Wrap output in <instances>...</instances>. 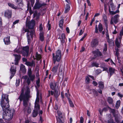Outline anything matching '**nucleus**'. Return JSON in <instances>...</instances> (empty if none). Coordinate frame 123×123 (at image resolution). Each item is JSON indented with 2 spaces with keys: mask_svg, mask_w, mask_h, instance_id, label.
Listing matches in <instances>:
<instances>
[{
  "mask_svg": "<svg viewBox=\"0 0 123 123\" xmlns=\"http://www.w3.org/2000/svg\"><path fill=\"white\" fill-rule=\"evenodd\" d=\"M95 32L96 33H98L97 26V25H95Z\"/></svg>",
  "mask_w": 123,
  "mask_h": 123,
  "instance_id": "052dcab7",
  "label": "nucleus"
},
{
  "mask_svg": "<svg viewBox=\"0 0 123 123\" xmlns=\"http://www.w3.org/2000/svg\"><path fill=\"white\" fill-rule=\"evenodd\" d=\"M85 29V28L84 27V28L83 29V31L82 29L80 30V32L79 33V35H81L83 33V32L84 31Z\"/></svg>",
  "mask_w": 123,
  "mask_h": 123,
  "instance_id": "6e6d98bb",
  "label": "nucleus"
},
{
  "mask_svg": "<svg viewBox=\"0 0 123 123\" xmlns=\"http://www.w3.org/2000/svg\"><path fill=\"white\" fill-rule=\"evenodd\" d=\"M90 90L92 91L93 92L94 94L96 96L97 95V92L94 89H92Z\"/></svg>",
  "mask_w": 123,
  "mask_h": 123,
  "instance_id": "603ef678",
  "label": "nucleus"
},
{
  "mask_svg": "<svg viewBox=\"0 0 123 123\" xmlns=\"http://www.w3.org/2000/svg\"><path fill=\"white\" fill-rule=\"evenodd\" d=\"M98 40L97 38H95L92 40L91 43V46L92 47H96L98 44Z\"/></svg>",
  "mask_w": 123,
  "mask_h": 123,
  "instance_id": "4468645a",
  "label": "nucleus"
},
{
  "mask_svg": "<svg viewBox=\"0 0 123 123\" xmlns=\"http://www.w3.org/2000/svg\"><path fill=\"white\" fill-rule=\"evenodd\" d=\"M84 122V118L83 117H81L80 119V123H83Z\"/></svg>",
  "mask_w": 123,
  "mask_h": 123,
  "instance_id": "bf43d9fd",
  "label": "nucleus"
},
{
  "mask_svg": "<svg viewBox=\"0 0 123 123\" xmlns=\"http://www.w3.org/2000/svg\"><path fill=\"white\" fill-rule=\"evenodd\" d=\"M103 18L105 24V26L106 28H107L108 27V21L107 19V17L106 16L105 14H104L103 15Z\"/></svg>",
  "mask_w": 123,
  "mask_h": 123,
  "instance_id": "f3484780",
  "label": "nucleus"
},
{
  "mask_svg": "<svg viewBox=\"0 0 123 123\" xmlns=\"http://www.w3.org/2000/svg\"><path fill=\"white\" fill-rule=\"evenodd\" d=\"M35 21L32 20L26 23V26H27L29 29H32L35 25Z\"/></svg>",
  "mask_w": 123,
  "mask_h": 123,
  "instance_id": "f8f14e48",
  "label": "nucleus"
},
{
  "mask_svg": "<svg viewBox=\"0 0 123 123\" xmlns=\"http://www.w3.org/2000/svg\"><path fill=\"white\" fill-rule=\"evenodd\" d=\"M59 94H58V92L56 90H55V97L57 98L59 95Z\"/></svg>",
  "mask_w": 123,
  "mask_h": 123,
  "instance_id": "49530a36",
  "label": "nucleus"
},
{
  "mask_svg": "<svg viewBox=\"0 0 123 123\" xmlns=\"http://www.w3.org/2000/svg\"><path fill=\"white\" fill-rule=\"evenodd\" d=\"M14 111L11 110L3 111V118L5 120L9 121L11 120L13 117Z\"/></svg>",
  "mask_w": 123,
  "mask_h": 123,
  "instance_id": "f257e3e1",
  "label": "nucleus"
},
{
  "mask_svg": "<svg viewBox=\"0 0 123 123\" xmlns=\"http://www.w3.org/2000/svg\"><path fill=\"white\" fill-rule=\"evenodd\" d=\"M10 37L9 36L5 38L4 39V41L5 44L8 45L10 44Z\"/></svg>",
  "mask_w": 123,
  "mask_h": 123,
  "instance_id": "4be33fe9",
  "label": "nucleus"
},
{
  "mask_svg": "<svg viewBox=\"0 0 123 123\" xmlns=\"http://www.w3.org/2000/svg\"><path fill=\"white\" fill-rule=\"evenodd\" d=\"M8 5L9 6L15 9L16 8V6H15L13 4H12L11 3H9L8 4Z\"/></svg>",
  "mask_w": 123,
  "mask_h": 123,
  "instance_id": "58836bf2",
  "label": "nucleus"
},
{
  "mask_svg": "<svg viewBox=\"0 0 123 123\" xmlns=\"http://www.w3.org/2000/svg\"><path fill=\"white\" fill-rule=\"evenodd\" d=\"M120 42H119L117 38H116L115 41V43L117 48H120Z\"/></svg>",
  "mask_w": 123,
  "mask_h": 123,
  "instance_id": "393cba45",
  "label": "nucleus"
},
{
  "mask_svg": "<svg viewBox=\"0 0 123 123\" xmlns=\"http://www.w3.org/2000/svg\"><path fill=\"white\" fill-rule=\"evenodd\" d=\"M49 21L48 23V25L47 26V27H48V30H49L51 29V25L49 24Z\"/></svg>",
  "mask_w": 123,
  "mask_h": 123,
  "instance_id": "4d7b16f0",
  "label": "nucleus"
},
{
  "mask_svg": "<svg viewBox=\"0 0 123 123\" xmlns=\"http://www.w3.org/2000/svg\"><path fill=\"white\" fill-rule=\"evenodd\" d=\"M56 118L57 122L59 123H63L62 122V121L61 120V119H60L59 117H56Z\"/></svg>",
  "mask_w": 123,
  "mask_h": 123,
  "instance_id": "a19ab883",
  "label": "nucleus"
},
{
  "mask_svg": "<svg viewBox=\"0 0 123 123\" xmlns=\"http://www.w3.org/2000/svg\"><path fill=\"white\" fill-rule=\"evenodd\" d=\"M11 76L10 78V79H11L12 77H13V76L14 75V74H15V73H11Z\"/></svg>",
  "mask_w": 123,
  "mask_h": 123,
  "instance_id": "69168bd1",
  "label": "nucleus"
},
{
  "mask_svg": "<svg viewBox=\"0 0 123 123\" xmlns=\"http://www.w3.org/2000/svg\"><path fill=\"white\" fill-rule=\"evenodd\" d=\"M98 84L99 85L98 87L100 88L103 89L104 87V82L102 81H99L98 82Z\"/></svg>",
  "mask_w": 123,
  "mask_h": 123,
  "instance_id": "b1692460",
  "label": "nucleus"
},
{
  "mask_svg": "<svg viewBox=\"0 0 123 123\" xmlns=\"http://www.w3.org/2000/svg\"><path fill=\"white\" fill-rule=\"evenodd\" d=\"M14 52H16V53H20L21 52L19 49H15L14 50Z\"/></svg>",
  "mask_w": 123,
  "mask_h": 123,
  "instance_id": "5fc2aeb1",
  "label": "nucleus"
},
{
  "mask_svg": "<svg viewBox=\"0 0 123 123\" xmlns=\"http://www.w3.org/2000/svg\"><path fill=\"white\" fill-rule=\"evenodd\" d=\"M93 53L95 56H101L102 55L101 53L99 51L98 49H97V51H95L93 52Z\"/></svg>",
  "mask_w": 123,
  "mask_h": 123,
  "instance_id": "6ab92c4d",
  "label": "nucleus"
},
{
  "mask_svg": "<svg viewBox=\"0 0 123 123\" xmlns=\"http://www.w3.org/2000/svg\"><path fill=\"white\" fill-rule=\"evenodd\" d=\"M119 12V11L118 10H117V11H116L115 12H114L111 11V13L110 14L112 15H114L117 13L118 12Z\"/></svg>",
  "mask_w": 123,
  "mask_h": 123,
  "instance_id": "8fccbe9b",
  "label": "nucleus"
},
{
  "mask_svg": "<svg viewBox=\"0 0 123 123\" xmlns=\"http://www.w3.org/2000/svg\"><path fill=\"white\" fill-rule=\"evenodd\" d=\"M29 47L28 46L24 47L21 51V53L24 56H26L27 57L28 55Z\"/></svg>",
  "mask_w": 123,
  "mask_h": 123,
  "instance_id": "0eeeda50",
  "label": "nucleus"
},
{
  "mask_svg": "<svg viewBox=\"0 0 123 123\" xmlns=\"http://www.w3.org/2000/svg\"><path fill=\"white\" fill-rule=\"evenodd\" d=\"M107 42L109 43L110 45L113 46L114 44V42L113 40L112 39H110L109 38L107 40Z\"/></svg>",
  "mask_w": 123,
  "mask_h": 123,
  "instance_id": "c85d7f7f",
  "label": "nucleus"
},
{
  "mask_svg": "<svg viewBox=\"0 0 123 123\" xmlns=\"http://www.w3.org/2000/svg\"><path fill=\"white\" fill-rule=\"evenodd\" d=\"M120 35L121 36L123 35V26L122 27V28L120 32Z\"/></svg>",
  "mask_w": 123,
  "mask_h": 123,
  "instance_id": "13d9d810",
  "label": "nucleus"
},
{
  "mask_svg": "<svg viewBox=\"0 0 123 123\" xmlns=\"http://www.w3.org/2000/svg\"><path fill=\"white\" fill-rule=\"evenodd\" d=\"M40 15V13H37L36 12L35 13H34L33 14V16L34 17H36V16H38L39 17Z\"/></svg>",
  "mask_w": 123,
  "mask_h": 123,
  "instance_id": "a18cd8bd",
  "label": "nucleus"
},
{
  "mask_svg": "<svg viewBox=\"0 0 123 123\" xmlns=\"http://www.w3.org/2000/svg\"><path fill=\"white\" fill-rule=\"evenodd\" d=\"M91 65L92 67L95 66L97 67H98V64L95 62H93L92 63Z\"/></svg>",
  "mask_w": 123,
  "mask_h": 123,
  "instance_id": "79ce46f5",
  "label": "nucleus"
},
{
  "mask_svg": "<svg viewBox=\"0 0 123 123\" xmlns=\"http://www.w3.org/2000/svg\"><path fill=\"white\" fill-rule=\"evenodd\" d=\"M20 80L18 79V80H16V86H19V84L20 83Z\"/></svg>",
  "mask_w": 123,
  "mask_h": 123,
  "instance_id": "3c124183",
  "label": "nucleus"
},
{
  "mask_svg": "<svg viewBox=\"0 0 123 123\" xmlns=\"http://www.w3.org/2000/svg\"><path fill=\"white\" fill-rule=\"evenodd\" d=\"M95 20V18H93L92 19L90 23V25L91 26H92V24L93 22Z\"/></svg>",
  "mask_w": 123,
  "mask_h": 123,
  "instance_id": "338daca9",
  "label": "nucleus"
},
{
  "mask_svg": "<svg viewBox=\"0 0 123 123\" xmlns=\"http://www.w3.org/2000/svg\"><path fill=\"white\" fill-rule=\"evenodd\" d=\"M31 111V110L29 106L28 107L27 109L28 112L29 113H30Z\"/></svg>",
  "mask_w": 123,
  "mask_h": 123,
  "instance_id": "680f3d73",
  "label": "nucleus"
},
{
  "mask_svg": "<svg viewBox=\"0 0 123 123\" xmlns=\"http://www.w3.org/2000/svg\"><path fill=\"white\" fill-rule=\"evenodd\" d=\"M87 35V34L86 33L84 35V36L82 37L80 39V41H83V40L84 39V38L86 37V36Z\"/></svg>",
  "mask_w": 123,
  "mask_h": 123,
  "instance_id": "0e129e2a",
  "label": "nucleus"
},
{
  "mask_svg": "<svg viewBox=\"0 0 123 123\" xmlns=\"http://www.w3.org/2000/svg\"><path fill=\"white\" fill-rule=\"evenodd\" d=\"M10 71L11 73H15L16 72V70L15 68H14V67L13 66H11V68L10 69Z\"/></svg>",
  "mask_w": 123,
  "mask_h": 123,
  "instance_id": "e433bc0d",
  "label": "nucleus"
},
{
  "mask_svg": "<svg viewBox=\"0 0 123 123\" xmlns=\"http://www.w3.org/2000/svg\"><path fill=\"white\" fill-rule=\"evenodd\" d=\"M40 39L42 42L44 40V36L43 34L42 33H40Z\"/></svg>",
  "mask_w": 123,
  "mask_h": 123,
  "instance_id": "72a5a7b5",
  "label": "nucleus"
},
{
  "mask_svg": "<svg viewBox=\"0 0 123 123\" xmlns=\"http://www.w3.org/2000/svg\"><path fill=\"white\" fill-rule=\"evenodd\" d=\"M27 74L29 77L28 78L27 80V82L29 85L30 83L31 80L32 81L35 79V74H32L31 68L28 69Z\"/></svg>",
  "mask_w": 123,
  "mask_h": 123,
  "instance_id": "39448f33",
  "label": "nucleus"
},
{
  "mask_svg": "<svg viewBox=\"0 0 123 123\" xmlns=\"http://www.w3.org/2000/svg\"><path fill=\"white\" fill-rule=\"evenodd\" d=\"M13 55L15 57L14 60L15 62V64L16 65H18V62L21 57V55L19 54L17 55L13 54Z\"/></svg>",
  "mask_w": 123,
  "mask_h": 123,
  "instance_id": "ddd939ff",
  "label": "nucleus"
},
{
  "mask_svg": "<svg viewBox=\"0 0 123 123\" xmlns=\"http://www.w3.org/2000/svg\"><path fill=\"white\" fill-rule=\"evenodd\" d=\"M63 19L62 18L60 20L59 22V26L61 29L62 28V26L63 23Z\"/></svg>",
  "mask_w": 123,
  "mask_h": 123,
  "instance_id": "2f4dec72",
  "label": "nucleus"
},
{
  "mask_svg": "<svg viewBox=\"0 0 123 123\" xmlns=\"http://www.w3.org/2000/svg\"><path fill=\"white\" fill-rule=\"evenodd\" d=\"M99 30L100 32H101L103 30V27L102 25L100 23H99V25H98Z\"/></svg>",
  "mask_w": 123,
  "mask_h": 123,
  "instance_id": "473e14b6",
  "label": "nucleus"
},
{
  "mask_svg": "<svg viewBox=\"0 0 123 123\" xmlns=\"http://www.w3.org/2000/svg\"><path fill=\"white\" fill-rule=\"evenodd\" d=\"M86 83H89L90 82L89 78L88 76L86 77Z\"/></svg>",
  "mask_w": 123,
  "mask_h": 123,
  "instance_id": "de8ad7c7",
  "label": "nucleus"
},
{
  "mask_svg": "<svg viewBox=\"0 0 123 123\" xmlns=\"http://www.w3.org/2000/svg\"><path fill=\"white\" fill-rule=\"evenodd\" d=\"M20 69L22 71V72L25 73L26 72V69L25 66L23 64L21 65Z\"/></svg>",
  "mask_w": 123,
  "mask_h": 123,
  "instance_id": "cd10ccee",
  "label": "nucleus"
},
{
  "mask_svg": "<svg viewBox=\"0 0 123 123\" xmlns=\"http://www.w3.org/2000/svg\"><path fill=\"white\" fill-rule=\"evenodd\" d=\"M22 60L23 62H25L26 63L27 62H28V61H27V59L25 58H23L22 59Z\"/></svg>",
  "mask_w": 123,
  "mask_h": 123,
  "instance_id": "e2e57ef3",
  "label": "nucleus"
},
{
  "mask_svg": "<svg viewBox=\"0 0 123 123\" xmlns=\"http://www.w3.org/2000/svg\"><path fill=\"white\" fill-rule=\"evenodd\" d=\"M26 93L25 97H22L21 99L20 98H18V99H19L20 101L23 100V105L25 108L27 107L29 99L31 97L30 95H29L28 94H26Z\"/></svg>",
  "mask_w": 123,
  "mask_h": 123,
  "instance_id": "7ed1b4c3",
  "label": "nucleus"
},
{
  "mask_svg": "<svg viewBox=\"0 0 123 123\" xmlns=\"http://www.w3.org/2000/svg\"><path fill=\"white\" fill-rule=\"evenodd\" d=\"M108 107L111 110V112L113 113V115L115 114H115L116 112L115 110L114 109H112L109 106H108Z\"/></svg>",
  "mask_w": 123,
  "mask_h": 123,
  "instance_id": "c03bdc74",
  "label": "nucleus"
},
{
  "mask_svg": "<svg viewBox=\"0 0 123 123\" xmlns=\"http://www.w3.org/2000/svg\"><path fill=\"white\" fill-rule=\"evenodd\" d=\"M115 69L112 68H110L109 69V72H110V77H111L112 74L114 73Z\"/></svg>",
  "mask_w": 123,
  "mask_h": 123,
  "instance_id": "bb28decb",
  "label": "nucleus"
},
{
  "mask_svg": "<svg viewBox=\"0 0 123 123\" xmlns=\"http://www.w3.org/2000/svg\"><path fill=\"white\" fill-rule=\"evenodd\" d=\"M9 100L8 98V95L2 94V96L1 100L0 102V104H3L4 103H9Z\"/></svg>",
  "mask_w": 123,
  "mask_h": 123,
  "instance_id": "6e6552de",
  "label": "nucleus"
},
{
  "mask_svg": "<svg viewBox=\"0 0 123 123\" xmlns=\"http://www.w3.org/2000/svg\"><path fill=\"white\" fill-rule=\"evenodd\" d=\"M68 99L70 106L72 107H74V105L72 101L69 98H68Z\"/></svg>",
  "mask_w": 123,
  "mask_h": 123,
  "instance_id": "c9c22d12",
  "label": "nucleus"
},
{
  "mask_svg": "<svg viewBox=\"0 0 123 123\" xmlns=\"http://www.w3.org/2000/svg\"><path fill=\"white\" fill-rule=\"evenodd\" d=\"M46 4L44 3L41 4L39 1H37L36 2L33 9V10L39 9L44 6H45Z\"/></svg>",
  "mask_w": 123,
  "mask_h": 123,
  "instance_id": "9d476101",
  "label": "nucleus"
},
{
  "mask_svg": "<svg viewBox=\"0 0 123 123\" xmlns=\"http://www.w3.org/2000/svg\"><path fill=\"white\" fill-rule=\"evenodd\" d=\"M86 0L88 5L90 6H91V4L89 0Z\"/></svg>",
  "mask_w": 123,
  "mask_h": 123,
  "instance_id": "774afa93",
  "label": "nucleus"
},
{
  "mask_svg": "<svg viewBox=\"0 0 123 123\" xmlns=\"http://www.w3.org/2000/svg\"><path fill=\"white\" fill-rule=\"evenodd\" d=\"M12 14V12L11 11L7 10L6 11L5 13V16L8 18L11 17Z\"/></svg>",
  "mask_w": 123,
  "mask_h": 123,
  "instance_id": "dca6fc26",
  "label": "nucleus"
},
{
  "mask_svg": "<svg viewBox=\"0 0 123 123\" xmlns=\"http://www.w3.org/2000/svg\"><path fill=\"white\" fill-rule=\"evenodd\" d=\"M57 113L59 116V117L60 119L62 118V113L60 111H57Z\"/></svg>",
  "mask_w": 123,
  "mask_h": 123,
  "instance_id": "ea45409f",
  "label": "nucleus"
},
{
  "mask_svg": "<svg viewBox=\"0 0 123 123\" xmlns=\"http://www.w3.org/2000/svg\"><path fill=\"white\" fill-rule=\"evenodd\" d=\"M113 116L115 117V121L117 123H123V120L121 122H120V121L119 118V117L117 115L114 114Z\"/></svg>",
  "mask_w": 123,
  "mask_h": 123,
  "instance_id": "aec40b11",
  "label": "nucleus"
},
{
  "mask_svg": "<svg viewBox=\"0 0 123 123\" xmlns=\"http://www.w3.org/2000/svg\"><path fill=\"white\" fill-rule=\"evenodd\" d=\"M49 85L50 86V88L52 90H54L55 89V87L54 86L53 84V83H50L49 84Z\"/></svg>",
  "mask_w": 123,
  "mask_h": 123,
  "instance_id": "37998d69",
  "label": "nucleus"
},
{
  "mask_svg": "<svg viewBox=\"0 0 123 123\" xmlns=\"http://www.w3.org/2000/svg\"><path fill=\"white\" fill-rule=\"evenodd\" d=\"M107 101L109 104L113 105V100L110 97H108L107 98Z\"/></svg>",
  "mask_w": 123,
  "mask_h": 123,
  "instance_id": "5701e85b",
  "label": "nucleus"
},
{
  "mask_svg": "<svg viewBox=\"0 0 123 123\" xmlns=\"http://www.w3.org/2000/svg\"><path fill=\"white\" fill-rule=\"evenodd\" d=\"M120 100L118 101H117L115 105V107L118 109L120 106Z\"/></svg>",
  "mask_w": 123,
  "mask_h": 123,
  "instance_id": "f704fd0d",
  "label": "nucleus"
},
{
  "mask_svg": "<svg viewBox=\"0 0 123 123\" xmlns=\"http://www.w3.org/2000/svg\"><path fill=\"white\" fill-rule=\"evenodd\" d=\"M119 16L118 14L115 15L113 18L112 17L110 21V24H111L114 25L113 22L115 24H116L119 22Z\"/></svg>",
  "mask_w": 123,
  "mask_h": 123,
  "instance_id": "9b49d317",
  "label": "nucleus"
},
{
  "mask_svg": "<svg viewBox=\"0 0 123 123\" xmlns=\"http://www.w3.org/2000/svg\"><path fill=\"white\" fill-rule=\"evenodd\" d=\"M70 7L69 5L68 4H67L66 5V6L65 8V9L64 11V12L65 13H67L70 9Z\"/></svg>",
  "mask_w": 123,
  "mask_h": 123,
  "instance_id": "c756f323",
  "label": "nucleus"
},
{
  "mask_svg": "<svg viewBox=\"0 0 123 123\" xmlns=\"http://www.w3.org/2000/svg\"><path fill=\"white\" fill-rule=\"evenodd\" d=\"M26 90L25 91V94L24 93V89L23 88H22V89L21 90L22 92L18 98H20L21 99L22 97H25V95L26 93V94H28L29 95H30V91L29 88L28 86H26Z\"/></svg>",
  "mask_w": 123,
  "mask_h": 123,
  "instance_id": "1a4fd4ad",
  "label": "nucleus"
},
{
  "mask_svg": "<svg viewBox=\"0 0 123 123\" xmlns=\"http://www.w3.org/2000/svg\"><path fill=\"white\" fill-rule=\"evenodd\" d=\"M40 109V105H39L37 103H35V106L34 109L32 113V116L33 117H36L38 114V111H39Z\"/></svg>",
  "mask_w": 123,
  "mask_h": 123,
  "instance_id": "423d86ee",
  "label": "nucleus"
},
{
  "mask_svg": "<svg viewBox=\"0 0 123 123\" xmlns=\"http://www.w3.org/2000/svg\"><path fill=\"white\" fill-rule=\"evenodd\" d=\"M52 55L54 63V64H55L56 61L58 62L60 61L61 56V51L59 49L57 50L55 56L54 53H53Z\"/></svg>",
  "mask_w": 123,
  "mask_h": 123,
  "instance_id": "20e7f679",
  "label": "nucleus"
},
{
  "mask_svg": "<svg viewBox=\"0 0 123 123\" xmlns=\"http://www.w3.org/2000/svg\"><path fill=\"white\" fill-rule=\"evenodd\" d=\"M1 105L3 111L7 110H10L8 109L9 107V103H4L3 104H2Z\"/></svg>",
  "mask_w": 123,
  "mask_h": 123,
  "instance_id": "2eb2a0df",
  "label": "nucleus"
},
{
  "mask_svg": "<svg viewBox=\"0 0 123 123\" xmlns=\"http://www.w3.org/2000/svg\"><path fill=\"white\" fill-rule=\"evenodd\" d=\"M107 123H116L114 122L113 120L112 119H110L109 120L107 121Z\"/></svg>",
  "mask_w": 123,
  "mask_h": 123,
  "instance_id": "09e8293b",
  "label": "nucleus"
},
{
  "mask_svg": "<svg viewBox=\"0 0 123 123\" xmlns=\"http://www.w3.org/2000/svg\"><path fill=\"white\" fill-rule=\"evenodd\" d=\"M39 28L40 29V31H42L43 30V27H42V24H40L39 26Z\"/></svg>",
  "mask_w": 123,
  "mask_h": 123,
  "instance_id": "864d4df0",
  "label": "nucleus"
},
{
  "mask_svg": "<svg viewBox=\"0 0 123 123\" xmlns=\"http://www.w3.org/2000/svg\"><path fill=\"white\" fill-rule=\"evenodd\" d=\"M25 64L28 66L31 67L33 66L34 67L35 66V62L33 61H32L31 62L28 61L25 63Z\"/></svg>",
  "mask_w": 123,
  "mask_h": 123,
  "instance_id": "a211bd4d",
  "label": "nucleus"
},
{
  "mask_svg": "<svg viewBox=\"0 0 123 123\" xmlns=\"http://www.w3.org/2000/svg\"><path fill=\"white\" fill-rule=\"evenodd\" d=\"M36 57L37 60H39L41 58V55L40 54H39L37 53L36 55Z\"/></svg>",
  "mask_w": 123,
  "mask_h": 123,
  "instance_id": "4c0bfd02",
  "label": "nucleus"
},
{
  "mask_svg": "<svg viewBox=\"0 0 123 123\" xmlns=\"http://www.w3.org/2000/svg\"><path fill=\"white\" fill-rule=\"evenodd\" d=\"M58 66L59 64L57 65L54 67L52 68L51 71L54 72V73H56L58 68Z\"/></svg>",
  "mask_w": 123,
  "mask_h": 123,
  "instance_id": "a878e982",
  "label": "nucleus"
},
{
  "mask_svg": "<svg viewBox=\"0 0 123 123\" xmlns=\"http://www.w3.org/2000/svg\"><path fill=\"white\" fill-rule=\"evenodd\" d=\"M59 38L60 39L61 42L62 44L64 43L66 39V36L65 34L64 33L62 34L61 36V38L60 37Z\"/></svg>",
  "mask_w": 123,
  "mask_h": 123,
  "instance_id": "412c9836",
  "label": "nucleus"
},
{
  "mask_svg": "<svg viewBox=\"0 0 123 123\" xmlns=\"http://www.w3.org/2000/svg\"><path fill=\"white\" fill-rule=\"evenodd\" d=\"M64 75V73L62 72V70H61V71H59L58 73V76L60 78L62 79Z\"/></svg>",
  "mask_w": 123,
  "mask_h": 123,
  "instance_id": "7c9ffc66",
  "label": "nucleus"
},
{
  "mask_svg": "<svg viewBox=\"0 0 123 123\" xmlns=\"http://www.w3.org/2000/svg\"><path fill=\"white\" fill-rule=\"evenodd\" d=\"M26 26H24L22 29V32L24 34L25 32H27V38L28 42L29 43L30 42L31 40V37L30 35L32 38L33 37V35L34 34V31L33 30H31L30 31L28 29L26 28Z\"/></svg>",
  "mask_w": 123,
  "mask_h": 123,
  "instance_id": "f03ea898",
  "label": "nucleus"
}]
</instances>
